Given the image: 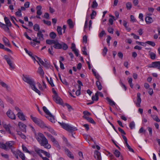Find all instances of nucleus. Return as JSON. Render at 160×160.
<instances>
[{
  "instance_id": "412c9836",
  "label": "nucleus",
  "mask_w": 160,
  "mask_h": 160,
  "mask_svg": "<svg viewBox=\"0 0 160 160\" xmlns=\"http://www.w3.org/2000/svg\"><path fill=\"white\" fill-rule=\"evenodd\" d=\"M30 118L33 121L37 124H38L39 121L41 120L40 119L37 118L36 117H34L32 115L30 116Z\"/></svg>"
},
{
  "instance_id": "0eeeda50",
  "label": "nucleus",
  "mask_w": 160,
  "mask_h": 160,
  "mask_svg": "<svg viewBox=\"0 0 160 160\" xmlns=\"http://www.w3.org/2000/svg\"><path fill=\"white\" fill-rule=\"evenodd\" d=\"M149 68H157L160 70V62L156 61L152 62L149 66Z\"/></svg>"
},
{
  "instance_id": "5fc2aeb1",
  "label": "nucleus",
  "mask_w": 160,
  "mask_h": 160,
  "mask_svg": "<svg viewBox=\"0 0 160 160\" xmlns=\"http://www.w3.org/2000/svg\"><path fill=\"white\" fill-rule=\"evenodd\" d=\"M52 46L51 47V49L49 48L48 49V52L50 54L52 55H53L54 54V52L52 51L53 48Z\"/></svg>"
},
{
  "instance_id": "c85d7f7f",
  "label": "nucleus",
  "mask_w": 160,
  "mask_h": 160,
  "mask_svg": "<svg viewBox=\"0 0 160 160\" xmlns=\"http://www.w3.org/2000/svg\"><path fill=\"white\" fill-rule=\"evenodd\" d=\"M92 100L93 101H97L98 100L99 98H98V95L97 93H96L95 94V96H92Z\"/></svg>"
},
{
  "instance_id": "0e129e2a",
  "label": "nucleus",
  "mask_w": 160,
  "mask_h": 160,
  "mask_svg": "<svg viewBox=\"0 0 160 160\" xmlns=\"http://www.w3.org/2000/svg\"><path fill=\"white\" fill-rule=\"evenodd\" d=\"M88 121L93 124H95L96 123V122L94 121V120L92 119V118L90 117L89 118H88Z\"/></svg>"
},
{
  "instance_id": "9d476101",
  "label": "nucleus",
  "mask_w": 160,
  "mask_h": 160,
  "mask_svg": "<svg viewBox=\"0 0 160 160\" xmlns=\"http://www.w3.org/2000/svg\"><path fill=\"white\" fill-rule=\"evenodd\" d=\"M51 141L53 143L54 145L59 149H60L61 147L58 141L54 138H53L51 140Z\"/></svg>"
},
{
  "instance_id": "8fccbe9b",
  "label": "nucleus",
  "mask_w": 160,
  "mask_h": 160,
  "mask_svg": "<svg viewBox=\"0 0 160 160\" xmlns=\"http://www.w3.org/2000/svg\"><path fill=\"white\" fill-rule=\"evenodd\" d=\"M96 15V12L94 11L93 10L92 11V13L90 15L91 16V19H93L94 18V17H93V16H95Z\"/></svg>"
},
{
  "instance_id": "4d7b16f0",
  "label": "nucleus",
  "mask_w": 160,
  "mask_h": 160,
  "mask_svg": "<svg viewBox=\"0 0 160 160\" xmlns=\"http://www.w3.org/2000/svg\"><path fill=\"white\" fill-rule=\"evenodd\" d=\"M14 18V16H11V20L12 21V22L14 24L17 26L18 28H19V26L15 22Z\"/></svg>"
},
{
  "instance_id": "b1692460",
  "label": "nucleus",
  "mask_w": 160,
  "mask_h": 160,
  "mask_svg": "<svg viewBox=\"0 0 160 160\" xmlns=\"http://www.w3.org/2000/svg\"><path fill=\"white\" fill-rule=\"evenodd\" d=\"M37 72L41 76H43L44 72L41 66H40L38 68Z\"/></svg>"
},
{
  "instance_id": "393cba45",
  "label": "nucleus",
  "mask_w": 160,
  "mask_h": 160,
  "mask_svg": "<svg viewBox=\"0 0 160 160\" xmlns=\"http://www.w3.org/2000/svg\"><path fill=\"white\" fill-rule=\"evenodd\" d=\"M42 7L41 6L38 5L36 7L37 10V13L38 15H41L42 14V12L41 11Z\"/></svg>"
},
{
  "instance_id": "c9c22d12",
  "label": "nucleus",
  "mask_w": 160,
  "mask_h": 160,
  "mask_svg": "<svg viewBox=\"0 0 160 160\" xmlns=\"http://www.w3.org/2000/svg\"><path fill=\"white\" fill-rule=\"evenodd\" d=\"M46 79H47V81H48V83H49V84L51 85V86L52 87H53L54 86V85L53 83L52 79V78H51V77L50 78L49 81V79H48V78L47 77Z\"/></svg>"
},
{
  "instance_id": "2eb2a0df",
  "label": "nucleus",
  "mask_w": 160,
  "mask_h": 160,
  "mask_svg": "<svg viewBox=\"0 0 160 160\" xmlns=\"http://www.w3.org/2000/svg\"><path fill=\"white\" fill-rule=\"evenodd\" d=\"M65 153L67 155V156L70 158L72 159H74V157L73 155L72 154V153L67 148H65L64 149Z\"/></svg>"
},
{
  "instance_id": "6e6552de",
  "label": "nucleus",
  "mask_w": 160,
  "mask_h": 160,
  "mask_svg": "<svg viewBox=\"0 0 160 160\" xmlns=\"http://www.w3.org/2000/svg\"><path fill=\"white\" fill-rule=\"evenodd\" d=\"M7 115L8 117L12 119H15L16 117L15 114L11 110L9 109L7 112Z\"/></svg>"
},
{
  "instance_id": "cd10ccee",
  "label": "nucleus",
  "mask_w": 160,
  "mask_h": 160,
  "mask_svg": "<svg viewBox=\"0 0 160 160\" xmlns=\"http://www.w3.org/2000/svg\"><path fill=\"white\" fill-rule=\"evenodd\" d=\"M18 154L22 160H25V158L24 154L19 151H18Z\"/></svg>"
},
{
  "instance_id": "49530a36",
  "label": "nucleus",
  "mask_w": 160,
  "mask_h": 160,
  "mask_svg": "<svg viewBox=\"0 0 160 160\" xmlns=\"http://www.w3.org/2000/svg\"><path fill=\"white\" fill-rule=\"evenodd\" d=\"M126 8L128 10H130L132 7V4L131 2H128L126 3Z\"/></svg>"
},
{
  "instance_id": "052dcab7",
  "label": "nucleus",
  "mask_w": 160,
  "mask_h": 160,
  "mask_svg": "<svg viewBox=\"0 0 160 160\" xmlns=\"http://www.w3.org/2000/svg\"><path fill=\"white\" fill-rule=\"evenodd\" d=\"M42 65H43L46 68H48L50 66L49 63L48 62L47 63L44 62L43 64H42Z\"/></svg>"
},
{
  "instance_id": "423d86ee",
  "label": "nucleus",
  "mask_w": 160,
  "mask_h": 160,
  "mask_svg": "<svg viewBox=\"0 0 160 160\" xmlns=\"http://www.w3.org/2000/svg\"><path fill=\"white\" fill-rule=\"evenodd\" d=\"M4 58L6 60L10 68L13 69H14L15 67L13 64L11 60L9 58L8 56L7 55H5L4 56Z\"/></svg>"
},
{
  "instance_id": "603ef678",
  "label": "nucleus",
  "mask_w": 160,
  "mask_h": 160,
  "mask_svg": "<svg viewBox=\"0 0 160 160\" xmlns=\"http://www.w3.org/2000/svg\"><path fill=\"white\" fill-rule=\"evenodd\" d=\"M108 49L107 48L105 47L103 50L102 54L103 56H105L107 54Z\"/></svg>"
},
{
  "instance_id": "473e14b6",
  "label": "nucleus",
  "mask_w": 160,
  "mask_h": 160,
  "mask_svg": "<svg viewBox=\"0 0 160 160\" xmlns=\"http://www.w3.org/2000/svg\"><path fill=\"white\" fill-rule=\"evenodd\" d=\"M0 84H1L3 88H6L7 90H8L9 88V87L8 85L2 81L0 82Z\"/></svg>"
},
{
  "instance_id": "ea45409f",
  "label": "nucleus",
  "mask_w": 160,
  "mask_h": 160,
  "mask_svg": "<svg viewBox=\"0 0 160 160\" xmlns=\"http://www.w3.org/2000/svg\"><path fill=\"white\" fill-rule=\"evenodd\" d=\"M49 36L51 38L54 39L56 38V34L54 32H52L50 33Z\"/></svg>"
},
{
  "instance_id": "dca6fc26",
  "label": "nucleus",
  "mask_w": 160,
  "mask_h": 160,
  "mask_svg": "<svg viewBox=\"0 0 160 160\" xmlns=\"http://www.w3.org/2000/svg\"><path fill=\"white\" fill-rule=\"evenodd\" d=\"M37 37L40 41H43L44 39L43 35L42 33V32L40 31L37 33Z\"/></svg>"
},
{
  "instance_id": "4be33fe9",
  "label": "nucleus",
  "mask_w": 160,
  "mask_h": 160,
  "mask_svg": "<svg viewBox=\"0 0 160 160\" xmlns=\"http://www.w3.org/2000/svg\"><path fill=\"white\" fill-rule=\"evenodd\" d=\"M145 20L146 23L148 24L151 23L153 21L152 18L149 16L147 17L145 19Z\"/></svg>"
},
{
  "instance_id": "1a4fd4ad",
  "label": "nucleus",
  "mask_w": 160,
  "mask_h": 160,
  "mask_svg": "<svg viewBox=\"0 0 160 160\" xmlns=\"http://www.w3.org/2000/svg\"><path fill=\"white\" fill-rule=\"evenodd\" d=\"M53 97V100L56 103L60 104H61L62 103V100L58 96V94L54 95Z\"/></svg>"
},
{
  "instance_id": "a878e982",
  "label": "nucleus",
  "mask_w": 160,
  "mask_h": 160,
  "mask_svg": "<svg viewBox=\"0 0 160 160\" xmlns=\"http://www.w3.org/2000/svg\"><path fill=\"white\" fill-rule=\"evenodd\" d=\"M149 55L150 56V58L152 60H155L156 58V54L155 53L151 52L150 51L149 52Z\"/></svg>"
},
{
  "instance_id": "2f4dec72",
  "label": "nucleus",
  "mask_w": 160,
  "mask_h": 160,
  "mask_svg": "<svg viewBox=\"0 0 160 160\" xmlns=\"http://www.w3.org/2000/svg\"><path fill=\"white\" fill-rule=\"evenodd\" d=\"M67 22L70 28H73L74 25L73 22L71 19H69L67 21Z\"/></svg>"
},
{
  "instance_id": "a19ab883",
  "label": "nucleus",
  "mask_w": 160,
  "mask_h": 160,
  "mask_svg": "<svg viewBox=\"0 0 160 160\" xmlns=\"http://www.w3.org/2000/svg\"><path fill=\"white\" fill-rule=\"evenodd\" d=\"M18 134L22 138L25 139L26 138V136L25 135L22 133L20 131H17Z\"/></svg>"
},
{
  "instance_id": "79ce46f5",
  "label": "nucleus",
  "mask_w": 160,
  "mask_h": 160,
  "mask_svg": "<svg viewBox=\"0 0 160 160\" xmlns=\"http://www.w3.org/2000/svg\"><path fill=\"white\" fill-rule=\"evenodd\" d=\"M114 154L116 157L118 158L120 156V152L118 150L116 149L114 151Z\"/></svg>"
},
{
  "instance_id": "680f3d73",
  "label": "nucleus",
  "mask_w": 160,
  "mask_h": 160,
  "mask_svg": "<svg viewBox=\"0 0 160 160\" xmlns=\"http://www.w3.org/2000/svg\"><path fill=\"white\" fill-rule=\"evenodd\" d=\"M43 22L44 24L48 25L50 26L51 25V22L49 21H46L45 20H43Z\"/></svg>"
},
{
  "instance_id": "a18cd8bd",
  "label": "nucleus",
  "mask_w": 160,
  "mask_h": 160,
  "mask_svg": "<svg viewBox=\"0 0 160 160\" xmlns=\"http://www.w3.org/2000/svg\"><path fill=\"white\" fill-rule=\"evenodd\" d=\"M146 43H147L152 47L155 46L156 44L154 42L151 41H147L146 42Z\"/></svg>"
},
{
  "instance_id": "ddd939ff",
  "label": "nucleus",
  "mask_w": 160,
  "mask_h": 160,
  "mask_svg": "<svg viewBox=\"0 0 160 160\" xmlns=\"http://www.w3.org/2000/svg\"><path fill=\"white\" fill-rule=\"evenodd\" d=\"M18 125L19 128L22 131L25 132H26V126L25 124L23 123L19 122L18 123Z\"/></svg>"
},
{
  "instance_id": "72a5a7b5",
  "label": "nucleus",
  "mask_w": 160,
  "mask_h": 160,
  "mask_svg": "<svg viewBox=\"0 0 160 160\" xmlns=\"http://www.w3.org/2000/svg\"><path fill=\"white\" fill-rule=\"evenodd\" d=\"M151 117L153 119L157 122H160V120L157 116L155 115H151Z\"/></svg>"
},
{
  "instance_id": "9b49d317",
  "label": "nucleus",
  "mask_w": 160,
  "mask_h": 160,
  "mask_svg": "<svg viewBox=\"0 0 160 160\" xmlns=\"http://www.w3.org/2000/svg\"><path fill=\"white\" fill-rule=\"evenodd\" d=\"M141 94L140 93L137 94V101L136 103L137 106L138 107H140V103L141 102V99L140 98Z\"/></svg>"
},
{
  "instance_id": "bf43d9fd",
  "label": "nucleus",
  "mask_w": 160,
  "mask_h": 160,
  "mask_svg": "<svg viewBox=\"0 0 160 160\" xmlns=\"http://www.w3.org/2000/svg\"><path fill=\"white\" fill-rule=\"evenodd\" d=\"M8 27V26H6V25H5V26H4L3 28L5 31L7 32H9L10 31V30Z\"/></svg>"
},
{
  "instance_id": "e433bc0d",
  "label": "nucleus",
  "mask_w": 160,
  "mask_h": 160,
  "mask_svg": "<svg viewBox=\"0 0 160 160\" xmlns=\"http://www.w3.org/2000/svg\"><path fill=\"white\" fill-rule=\"evenodd\" d=\"M96 84L99 90H100L102 89V86L101 85L100 82L99 81H96Z\"/></svg>"
},
{
  "instance_id": "bb28decb",
  "label": "nucleus",
  "mask_w": 160,
  "mask_h": 160,
  "mask_svg": "<svg viewBox=\"0 0 160 160\" xmlns=\"http://www.w3.org/2000/svg\"><path fill=\"white\" fill-rule=\"evenodd\" d=\"M5 99L7 101L10 102L12 104H13L14 101L12 99V98L8 96H7L5 97Z\"/></svg>"
},
{
  "instance_id": "de8ad7c7",
  "label": "nucleus",
  "mask_w": 160,
  "mask_h": 160,
  "mask_svg": "<svg viewBox=\"0 0 160 160\" xmlns=\"http://www.w3.org/2000/svg\"><path fill=\"white\" fill-rule=\"evenodd\" d=\"M22 148L23 151H24L25 152H27L29 153H30V152L28 149L27 147L26 146H25L24 145H22Z\"/></svg>"
},
{
  "instance_id": "f704fd0d",
  "label": "nucleus",
  "mask_w": 160,
  "mask_h": 160,
  "mask_svg": "<svg viewBox=\"0 0 160 160\" xmlns=\"http://www.w3.org/2000/svg\"><path fill=\"white\" fill-rule=\"evenodd\" d=\"M106 100L109 102V104L111 105H115V103L109 98L107 97Z\"/></svg>"
},
{
  "instance_id": "6e6d98bb",
  "label": "nucleus",
  "mask_w": 160,
  "mask_h": 160,
  "mask_svg": "<svg viewBox=\"0 0 160 160\" xmlns=\"http://www.w3.org/2000/svg\"><path fill=\"white\" fill-rule=\"evenodd\" d=\"M135 124L133 122H132L130 123L129 126L131 129H132L135 127Z\"/></svg>"
},
{
  "instance_id": "37998d69",
  "label": "nucleus",
  "mask_w": 160,
  "mask_h": 160,
  "mask_svg": "<svg viewBox=\"0 0 160 160\" xmlns=\"http://www.w3.org/2000/svg\"><path fill=\"white\" fill-rule=\"evenodd\" d=\"M55 41L54 40L47 39L46 41V43L47 44L51 45L53 43L54 44Z\"/></svg>"
},
{
  "instance_id": "6ab92c4d",
  "label": "nucleus",
  "mask_w": 160,
  "mask_h": 160,
  "mask_svg": "<svg viewBox=\"0 0 160 160\" xmlns=\"http://www.w3.org/2000/svg\"><path fill=\"white\" fill-rule=\"evenodd\" d=\"M6 146L8 149V148H11L13 147V145L14 144V142L13 141H10L7 142L6 143Z\"/></svg>"
},
{
  "instance_id": "4468645a",
  "label": "nucleus",
  "mask_w": 160,
  "mask_h": 160,
  "mask_svg": "<svg viewBox=\"0 0 160 160\" xmlns=\"http://www.w3.org/2000/svg\"><path fill=\"white\" fill-rule=\"evenodd\" d=\"M18 117L21 120L25 121L26 119L25 117V116L23 113L22 112H18L17 114Z\"/></svg>"
},
{
  "instance_id": "69168bd1",
  "label": "nucleus",
  "mask_w": 160,
  "mask_h": 160,
  "mask_svg": "<svg viewBox=\"0 0 160 160\" xmlns=\"http://www.w3.org/2000/svg\"><path fill=\"white\" fill-rule=\"evenodd\" d=\"M136 43L140 45L143 46H145L146 45V44L145 43L139 41H136Z\"/></svg>"
},
{
  "instance_id": "f257e3e1",
  "label": "nucleus",
  "mask_w": 160,
  "mask_h": 160,
  "mask_svg": "<svg viewBox=\"0 0 160 160\" xmlns=\"http://www.w3.org/2000/svg\"><path fill=\"white\" fill-rule=\"evenodd\" d=\"M35 137L41 146L48 149L51 148V146L48 143V139L41 132L35 133Z\"/></svg>"
},
{
  "instance_id": "20e7f679",
  "label": "nucleus",
  "mask_w": 160,
  "mask_h": 160,
  "mask_svg": "<svg viewBox=\"0 0 160 160\" xmlns=\"http://www.w3.org/2000/svg\"><path fill=\"white\" fill-rule=\"evenodd\" d=\"M58 122L62 128L70 132H72L73 131L77 130L76 128L72 127L68 124L63 122Z\"/></svg>"
},
{
  "instance_id": "c03bdc74",
  "label": "nucleus",
  "mask_w": 160,
  "mask_h": 160,
  "mask_svg": "<svg viewBox=\"0 0 160 160\" xmlns=\"http://www.w3.org/2000/svg\"><path fill=\"white\" fill-rule=\"evenodd\" d=\"M36 57L37 58V59L38 60V61H36L37 62H38V64L40 66V65L39 63V62L42 65V64H43V62H44L42 59L39 58V57L36 56Z\"/></svg>"
},
{
  "instance_id": "5701e85b",
  "label": "nucleus",
  "mask_w": 160,
  "mask_h": 160,
  "mask_svg": "<svg viewBox=\"0 0 160 160\" xmlns=\"http://www.w3.org/2000/svg\"><path fill=\"white\" fill-rule=\"evenodd\" d=\"M37 125L42 128H44L47 127V126L41 120L39 121Z\"/></svg>"
},
{
  "instance_id": "39448f33",
  "label": "nucleus",
  "mask_w": 160,
  "mask_h": 160,
  "mask_svg": "<svg viewBox=\"0 0 160 160\" xmlns=\"http://www.w3.org/2000/svg\"><path fill=\"white\" fill-rule=\"evenodd\" d=\"M54 44V45L53 46V47L57 49H62L64 50H66L68 48V45L63 42L60 43L58 42L55 41Z\"/></svg>"
},
{
  "instance_id": "f8f14e48",
  "label": "nucleus",
  "mask_w": 160,
  "mask_h": 160,
  "mask_svg": "<svg viewBox=\"0 0 160 160\" xmlns=\"http://www.w3.org/2000/svg\"><path fill=\"white\" fill-rule=\"evenodd\" d=\"M94 157L97 160H101L100 153L98 151H95L94 152Z\"/></svg>"
},
{
  "instance_id": "864d4df0",
  "label": "nucleus",
  "mask_w": 160,
  "mask_h": 160,
  "mask_svg": "<svg viewBox=\"0 0 160 160\" xmlns=\"http://www.w3.org/2000/svg\"><path fill=\"white\" fill-rule=\"evenodd\" d=\"M43 150L42 149H36L35 150V152L38 154V155H39L41 154V153H42V152H43Z\"/></svg>"
},
{
  "instance_id": "f3484780",
  "label": "nucleus",
  "mask_w": 160,
  "mask_h": 160,
  "mask_svg": "<svg viewBox=\"0 0 160 160\" xmlns=\"http://www.w3.org/2000/svg\"><path fill=\"white\" fill-rule=\"evenodd\" d=\"M3 127L6 130L7 132H8L10 134H13L11 132L10 130V128L11 127V126H10V124H4L3 125Z\"/></svg>"
},
{
  "instance_id": "3c124183",
  "label": "nucleus",
  "mask_w": 160,
  "mask_h": 160,
  "mask_svg": "<svg viewBox=\"0 0 160 160\" xmlns=\"http://www.w3.org/2000/svg\"><path fill=\"white\" fill-rule=\"evenodd\" d=\"M44 133L45 135L48 138H49L50 140L53 138V137L50 133L48 132H44Z\"/></svg>"
},
{
  "instance_id": "774afa93",
  "label": "nucleus",
  "mask_w": 160,
  "mask_h": 160,
  "mask_svg": "<svg viewBox=\"0 0 160 160\" xmlns=\"http://www.w3.org/2000/svg\"><path fill=\"white\" fill-rule=\"evenodd\" d=\"M86 47H83L82 48V51L83 52V54L86 55H87V53L86 51Z\"/></svg>"
},
{
  "instance_id": "7ed1b4c3",
  "label": "nucleus",
  "mask_w": 160,
  "mask_h": 160,
  "mask_svg": "<svg viewBox=\"0 0 160 160\" xmlns=\"http://www.w3.org/2000/svg\"><path fill=\"white\" fill-rule=\"evenodd\" d=\"M42 109L47 115L46 116V117L48 118L49 120L52 122L53 123H55V120L54 116L52 114L46 107L43 106L42 107Z\"/></svg>"
},
{
  "instance_id": "09e8293b",
  "label": "nucleus",
  "mask_w": 160,
  "mask_h": 160,
  "mask_svg": "<svg viewBox=\"0 0 160 160\" xmlns=\"http://www.w3.org/2000/svg\"><path fill=\"white\" fill-rule=\"evenodd\" d=\"M98 6V4L96 1H94L92 2V8H96Z\"/></svg>"
},
{
  "instance_id": "4c0bfd02",
  "label": "nucleus",
  "mask_w": 160,
  "mask_h": 160,
  "mask_svg": "<svg viewBox=\"0 0 160 160\" xmlns=\"http://www.w3.org/2000/svg\"><path fill=\"white\" fill-rule=\"evenodd\" d=\"M0 148L5 150H7L6 144H3V143L0 142Z\"/></svg>"
},
{
  "instance_id": "aec40b11",
  "label": "nucleus",
  "mask_w": 160,
  "mask_h": 160,
  "mask_svg": "<svg viewBox=\"0 0 160 160\" xmlns=\"http://www.w3.org/2000/svg\"><path fill=\"white\" fill-rule=\"evenodd\" d=\"M4 20L6 23V26L8 27H11L12 26V24L10 22V20L8 18L5 17L4 18Z\"/></svg>"
},
{
  "instance_id": "c756f323",
  "label": "nucleus",
  "mask_w": 160,
  "mask_h": 160,
  "mask_svg": "<svg viewBox=\"0 0 160 160\" xmlns=\"http://www.w3.org/2000/svg\"><path fill=\"white\" fill-rule=\"evenodd\" d=\"M46 128H48V130L50 132H51L52 134L54 135H57V134L56 133L54 132V130H53L52 128H51L50 127H47H47Z\"/></svg>"
},
{
  "instance_id": "58836bf2",
  "label": "nucleus",
  "mask_w": 160,
  "mask_h": 160,
  "mask_svg": "<svg viewBox=\"0 0 160 160\" xmlns=\"http://www.w3.org/2000/svg\"><path fill=\"white\" fill-rule=\"evenodd\" d=\"M57 30L59 35H62V28L61 27L58 26L57 27Z\"/></svg>"
},
{
  "instance_id": "f03ea898",
  "label": "nucleus",
  "mask_w": 160,
  "mask_h": 160,
  "mask_svg": "<svg viewBox=\"0 0 160 160\" xmlns=\"http://www.w3.org/2000/svg\"><path fill=\"white\" fill-rule=\"evenodd\" d=\"M22 78L23 80L26 82L28 84L32 89L39 95H41L40 91L36 87L35 83L33 79L31 78L29 76L27 75H22Z\"/></svg>"
},
{
  "instance_id": "a211bd4d",
  "label": "nucleus",
  "mask_w": 160,
  "mask_h": 160,
  "mask_svg": "<svg viewBox=\"0 0 160 160\" xmlns=\"http://www.w3.org/2000/svg\"><path fill=\"white\" fill-rule=\"evenodd\" d=\"M2 40L6 46L9 47H10L11 45L9 42L8 40L6 38L4 37H3L2 38Z\"/></svg>"
},
{
  "instance_id": "13d9d810",
  "label": "nucleus",
  "mask_w": 160,
  "mask_h": 160,
  "mask_svg": "<svg viewBox=\"0 0 160 160\" xmlns=\"http://www.w3.org/2000/svg\"><path fill=\"white\" fill-rule=\"evenodd\" d=\"M42 153L44 154L48 158H50V154L43 150V152H42Z\"/></svg>"
},
{
  "instance_id": "338daca9",
  "label": "nucleus",
  "mask_w": 160,
  "mask_h": 160,
  "mask_svg": "<svg viewBox=\"0 0 160 160\" xmlns=\"http://www.w3.org/2000/svg\"><path fill=\"white\" fill-rule=\"evenodd\" d=\"M37 84L39 88L41 90H42V91L43 90V88L42 87V85L40 83L38 82V83H37Z\"/></svg>"
},
{
  "instance_id": "7c9ffc66",
  "label": "nucleus",
  "mask_w": 160,
  "mask_h": 160,
  "mask_svg": "<svg viewBox=\"0 0 160 160\" xmlns=\"http://www.w3.org/2000/svg\"><path fill=\"white\" fill-rule=\"evenodd\" d=\"M33 29L36 31H41L40 30V28L39 25L38 24H35L33 26Z\"/></svg>"
},
{
  "instance_id": "e2e57ef3",
  "label": "nucleus",
  "mask_w": 160,
  "mask_h": 160,
  "mask_svg": "<svg viewBox=\"0 0 160 160\" xmlns=\"http://www.w3.org/2000/svg\"><path fill=\"white\" fill-rule=\"evenodd\" d=\"M24 50L25 51L26 53L30 57L32 55V53L31 52L28 51L26 48H24Z\"/></svg>"
}]
</instances>
